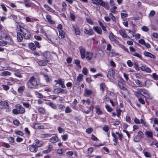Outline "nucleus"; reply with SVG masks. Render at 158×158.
<instances>
[{"label": "nucleus", "instance_id": "nucleus-1", "mask_svg": "<svg viewBox=\"0 0 158 158\" xmlns=\"http://www.w3.org/2000/svg\"><path fill=\"white\" fill-rule=\"evenodd\" d=\"M39 81L34 76L31 77L27 82V87L31 89H37L38 88Z\"/></svg>", "mask_w": 158, "mask_h": 158}, {"label": "nucleus", "instance_id": "nucleus-2", "mask_svg": "<svg viewBox=\"0 0 158 158\" xmlns=\"http://www.w3.org/2000/svg\"><path fill=\"white\" fill-rule=\"evenodd\" d=\"M115 71L112 68L110 69L108 71L107 77L112 82H114L115 81L114 78Z\"/></svg>", "mask_w": 158, "mask_h": 158}, {"label": "nucleus", "instance_id": "nucleus-3", "mask_svg": "<svg viewBox=\"0 0 158 158\" xmlns=\"http://www.w3.org/2000/svg\"><path fill=\"white\" fill-rule=\"evenodd\" d=\"M21 32L26 39H29L31 36L30 32L26 28H22L21 30Z\"/></svg>", "mask_w": 158, "mask_h": 158}, {"label": "nucleus", "instance_id": "nucleus-4", "mask_svg": "<svg viewBox=\"0 0 158 158\" xmlns=\"http://www.w3.org/2000/svg\"><path fill=\"white\" fill-rule=\"evenodd\" d=\"M54 82H56V85L59 84L61 85L62 88H65V86L64 85V80L61 78H59L57 80H55Z\"/></svg>", "mask_w": 158, "mask_h": 158}, {"label": "nucleus", "instance_id": "nucleus-5", "mask_svg": "<svg viewBox=\"0 0 158 158\" xmlns=\"http://www.w3.org/2000/svg\"><path fill=\"white\" fill-rule=\"evenodd\" d=\"M72 27L75 31L76 35H79L81 33L79 27L77 24H74L72 25Z\"/></svg>", "mask_w": 158, "mask_h": 158}, {"label": "nucleus", "instance_id": "nucleus-6", "mask_svg": "<svg viewBox=\"0 0 158 158\" xmlns=\"http://www.w3.org/2000/svg\"><path fill=\"white\" fill-rule=\"evenodd\" d=\"M79 48L81 57L83 59L85 57V49L81 47H80Z\"/></svg>", "mask_w": 158, "mask_h": 158}, {"label": "nucleus", "instance_id": "nucleus-7", "mask_svg": "<svg viewBox=\"0 0 158 158\" xmlns=\"http://www.w3.org/2000/svg\"><path fill=\"white\" fill-rule=\"evenodd\" d=\"M28 148L31 152H36L38 150V148L36 145L34 144L29 145Z\"/></svg>", "mask_w": 158, "mask_h": 158}, {"label": "nucleus", "instance_id": "nucleus-8", "mask_svg": "<svg viewBox=\"0 0 158 158\" xmlns=\"http://www.w3.org/2000/svg\"><path fill=\"white\" fill-rule=\"evenodd\" d=\"M140 68L141 70L147 73H150L152 72L151 69L149 68L145 65L142 66Z\"/></svg>", "mask_w": 158, "mask_h": 158}, {"label": "nucleus", "instance_id": "nucleus-9", "mask_svg": "<svg viewBox=\"0 0 158 158\" xmlns=\"http://www.w3.org/2000/svg\"><path fill=\"white\" fill-rule=\"evenodd\" d=\"M83 31L85 34H87L89 35H92L94 33V32L91 29L88 30L85 27L83 29Z\"/></svg>", "mask_w": 158, "mask_h": 158}, {"label": "nucleus", "instance_id": "nucleus-10", "mask_svg": "<svg viewBox=\"0 0 158 158\" xmlns=\"http://www.w3.org/2000/svg\"><path fill=\"white\" fill-rule=\"evenodd\" d=\"M53 147L51 145H49L47 146V149L43 151L42 153L43 154H48L50 153L52 150Z\"/></svg>", "mask_w": 158, "mask_h": 158}, {"label": "nucleus", "instance_id": "nucleus-11", "mask_svg": "<svg viewBox=\"0 0 158 158\" xmlns=\"http://www.w3.org/2000/svg\"><path fill=\"white\" fill-rule=\"evenodd\" d=\"M65 91V90L62 89L61 88H57L54 89L53 90L54 93L55 94H59L60 93H63L64 94V92Z\"/></svg>", "mask_w": 158, "mask_h": 158}, {"label": "nucleus", "instance_id": "nucleus-12", "mask_svg": "<svg viewBox=\"0 0 158 158\" xmlns=\"http://www.w3.org/2000/svg\"><path fill=\"white\" fill-rule=\"evenodd\" d=\"M92 93V91L91 90L89 89L86 88L85 89L84 95L85 96L88 97L91 95Z\"/></svg>", "mask_w": 158, "mask_h": 158}, {"label": "nucleus", "instance_id": "nucleus-13", "mask_svg": "<svg viewBox=\"0 0 158 158\" xmlns=\"http://www.w3.org/2000/svg\"><path fill=\"white\" fill-rule=\"evenodd\" d=\"M110 39L111 41L113 42L114 43H116L118 42V41L116 40V37L112 33L110 34Z\"/></svg>", "mask_w": 158, "mask_h": 158}, {"label": "nucleus", "instance_id": "nucleus-14", "mask_svg": "<svg viewBox=\"0 0 158 158\" xmlns=\"http://www.w3.org/2000/svg\"><path fill=\"white\" fill-rule=\"evenodd\" d=\"M6 40H7V43L10 45H13L14 44L13 40L9 36L6 35L5 36Z\"/></svg>", "mask_w": 158, "mask_h": 158}, {"label": "nucleus", "instance_id": "nucleus-15", "mask_svg": "<svg viewBox=\"0 0 158 158\" xmlns=\"http://www.w3.org/2000/svg\"><path fill=\"white\" fill-rule=\"evenodd\" d=\"M86 59L88 60H91L93 55V53L90 52H87L86 53Z\"/></svg>", "mask_w": 158, "mask_h": 158}, {"label": "nucleus", "instance_id": "nucleus-16", "mask_svg": "<svg viewBox=\"0 0 158 158\" xmlns=\"http://www.w3.org/2000/svg\"><path fill=\"white\" fill-rule=\"evenodd\" d=\"M93 28L98 34L101 35L102 34V30L100 27L98 26H94L93 27Z\"/></svg>", "mask_w": 158, "mask_h": 158}, {"label": "nucleus", "instance_id": "nucleus-17", "mask_svg": "<svg viewBox=\"0 0 158 158\" xmlns=\"http://www.w3.org/2000/svg\"><path fill=\"white\" fill-rule=\"evenodd\" d=\"M0 105L4 107L6 109H8L9 107L8 102L4 101L0 102Z\"/></svg>", "mask_w": 158, "mask_h": 158}, {"label": "nucleus", "instance_id": "nucleus-18", "mask_svg": "<svg viewBox=\"0 0 158 158\" xmlns=\"http://www.w3.org/2000/svg\"><path fill=\"white\" fill-rule=\"evenodd\" d=\"M44 7L48 11L52 13H54L55 11L47 5L44 4Z\"/></svg>", "mask_w": 158, "mask_h": 158}, {"label": "nucleus", "instance_id": "nucleus-19", "mask_svg": "<svg viewBox=\"0 0 158 158\" xmlns=\"http://www.w3.org/2000/svg\"><path fill=\"white\" fill-rule=\"evenodd\" d=\"M21 33L19 32H17V39L19 42H21L22 41L23 39V36H22Z\"/></svg>", "mask_w": 158, "mask_h": 158}, {"label": "nucleus", "instance_id": "nucleus-20", "mask_svg": "<svg viewBox=\"0 0 158 158\" xmlns=\"http://www.w3.org/2000/svg\"><path fill=\"white\" fill-rule=\"evenodd\" d=\"M35 145L37 146V148L38 147H41L44 144V143L41 141H40L38 139H36L35 140Z\"/></svg>", "mask_w": 158, "mask_h": 158}, {"label": "nucleus", "instance_id": "nucleus-21", "mask_svg": "<svg viewBox=\"0 0 158 158\" xmlns=\"http://www.w3.org/2000/svg\"><path fill=\"white\" fill-rule=\"evenodd\" d=\"M119 33L123 37L127 38V37L129 38H130L127 35L125 31L121 30H119Z\"/></svg>", "mask_w": 158, "mask_h": 158}, {"label": "nucleus", "instance_id": "nucleus-22", "mask_svg": "<svg viewBox=\"0 0 158 158\" xmlns=\"http://www.w3.org/2000/svg\"><path fill=\"white\" fill-rule=\"evenodd\" d=\"M58 138L57 136H54L52 137L49 140L50 142L52 143H55L57 142L58 140Z\"/></svg>", "mask_w": 158, "mask_h": 158}, {"label": "nucleus", "instance_id": "nucleus-23", "mask_svg": "<svg viewBox=\"0 0 158 158\" xmlns=\"http://www.w3.org/2000/svg\"><path fill=\"white\" fill-rule=\"evenodd\" d=\"M118 85L119 87V88L121 90H123L124 91H126L127 90V88L124 86L122 82L120 81H119L118 83Z\"/></svg>", "mask_w": 158, "mask_h": 158}, {"label": "nucleus", "instance_id": "nucleus-24", "mask_svg": "<svg viewBox=\"0 0 158 158\" xmlns=\"http://www.w3.org/2000/svg\"><path fill=\"white\" fill-rule=\"evenodd\" d=\"M145 135H146L148 137L151 138H152L153 133L151 131H147L145 132Z\"/></svg>", "mask_w": 158, "mask_h": 158}, {"label": "nucleus", "instance_id": "nucleus-25", "mask_svg": "<svg viewBox=\"0 0 158 158\" xmlns=\"http://www.w3.org/2000/svg\"><path fill=\"white\" fill-rule=\"evenodd\" d=\"M37 63L40 66H44L47 64L46 61L43 60H39L37 62Z\"/></svg>", "mask_w": 158, "mask_h": 158}, {"label": "nucleus", "instance_id": "nucleus-26", "mask_svg": "<svg viewBox=\"0 0 158 158\" xmlns=\"http://www.w3.org/2000/svg\"><path fill=\"white\" fill-rule=\"evenodd\" d=\"M29 48L32 51H34L36 49V47L34 44L33 43H30L28 45Z\"/></svg>", "mask_w": 158, "mask_h": 158}, {"label": "nucleus", "instance_id": "nucleus-27", "mask_svg": "<svg viewBox=\"0 0 158 158\" xmlns=\"http://www.w3.org/2000/svg\"><path fill=\"white\" fill-rule=\"evenodd\" d=\"M47 104L55 110H56L57 108L56 105L52 102H48L47 103Z\"/></svg>", "mask_w": 158, "mask_h": 158}, {"label": "nucleus", "instance_id": "nucleus-28", "mask_svg": "<svg viewBox=\"0 0 158 158\" xmlns=\"http://www.w3.org/2000/svg\"><path fill=\"white\" fill-rule=\"evenodd\" d=\"M18 109L19 113L23 114L25 112V109L20 105H19Z\"/></svg>", "mask_w": 158, "mask_h": 158}, {"label": "nucleus", "instance_id": "nucleus-29", "mask_svg": "<svg viewBox=\"0 0 158 158\" xmlns=\"http://www.w3.org/2000/svg\"><path fill=\"white\" fill-rule=\"evenodd\" d=\"M144 54L146 56L149 57L151 58H155V56L154 55L148 52H145Z\"/></svg>", "mask_w": 158, "mask_h": 158}, {"label": "nucleus", "instance_id": "nucleus-30", "mask_svg": "<svg viewBox=\"0 0 158 158\" xmlns=\"http://www.w3.org/2000/svg\"><path fill=\"white\" fill-rule=\"evenodd\" d=\"M59 32V36L60 37L61 39L64 38L65 37V33L63 31H60Z\"/></svg>", "mask_w": 158, "mask_h": 158}, {"label": "nucleus", "instance_id": "nucleus-31", "mask_svg": "<svg viewBox=\"0 0 158 158\" xmlns=\"http://www.w3.org/2000/svg\"><path fill=\"white\" fill-rule=\"evenodd\" d=\"M11 75L10 72L8 71H4L2 72L1 73L2 76H10Z\"/></svg>", "mask_w": 158, "mask_h": 158}, {"label": "nucleus", "instance_id": "nucleus-32", "mask_svg": "<svg viewBox=\"0 0 158 158\" xmlns=\"http://www.w3.org/2000/svg\"><path fill=\"white\" fill-rule=\"evenodd\" d=\"M135 83L139 87H142L143 85L142 82L138 79L135 80Z\"/></svg>", "mask_w": 158, "mask_h": 158}, {"label": "nucleus", "instance_id": "nucleus-33", "mask_svg": "<svg viewBox=\"0 0 158 158\" xmlns=\"http://www.w3.org/2000/svg\"><path fill=\"white\" fill-rule=\"evenodd\" d=\"M51 16L50 15H47L46 17V18L47 20L50 22L52 24H54L55 23L51 19Z\"/></svg>", "mask_w": 158, "mask_h": 158}, {"label": "nucleus", "instance_id": "nucleus-34", "mask_svg": "<svg viewBox=\"0 0 158 158\" xmlns=\"http://www.w3.org/2000/svg\"><path fill=\"white\" fill-rule=\"evenodd\" d=\"M112 136L114 138V139L113 140V141L114 142V144L115 145H116L117 143V139L116 138V136L114 132H112L111 134Z\"/></svg>", "mask_w": 158, "mask_h": 158}, {"label": "nucleus", "instance_id": "nucleus-35", "mask_svg": "<svg viewBox=\"0 0 158 158\" xmlns=\"http://www.w3.org/2000/svg\"><path fill=\"white\" fill-rule=\"evenodd\" d=\"M14 74L16 77H18L20 78H22L23 77V76L22 75H21V73L19 72L18 71H15Z\"/></svg>", "mask_w": 158, "mask_h": 158}, {"label": "nucleus", "instance_id": "nucleus-36", "mask_svg": "<svg viewBox=\"0 0 158 158\" xmlns=\"http://www.w3.org/2000/svg\"><path fill=\"white\" fill-rule=\"evenodd\" d=\"M106 87L104 83H102L100 85V89L102 92H104L105 91V88Z\"/></svg>", "mask_w": 158, "mask_h": 158}, {"label": "nucleus", "instance_id": "nucleus-37", "mask_svg": "<svg viewBox=\"0 0 158 158\" xmlns=\"http://www.w3.org/2000/svg\"><path fill=\"white\" fill-rule=\"evenodd\" d=\"M105 3L102 0H98L97 2V5H99L100 6H104L105 5Z\"/></svg>", "mask_w": 158, "mask_h": 158}, {"label": "nucleus", "instance_id": "nucleus-38", "mask_svg": "<svg viewBox=\"0 0 158 158\" xmlns=\"http://www.w3.org/2000/svg\"><path fill=\"white\" fill-rule=\"evenodd\" d=\"M33 124L34 125V127L35 128L39 129H43L44 128V127L42 125L36 126V125L37 124V123H34Z\"/></svg>", "mask_w": 158, "mask_h": 158}, {"label": "nucleus", "instance_id": "nucleus-39", "mask_svg": "<svg viewBox=\"0 0 158 158\" xmlns=\"http://www.w3.org/2000/svg\"><path fill=\"white\" fill-rule=\"evenodd\" d=\"M83 76V74H80L77 77V81L79 82L82 81L83 80L82 77Z\"/></svg>", "mask_w": 158, "mask_h": 158}, {"label": "nucleus", "instance_id": "nucleus-40", "mask_svg": "<svg viewBox=\"0 0 158 158\" xmlns=\"http://www.w3.org/2000/svg\"><path fill=\"white\" fill-rule=\"evenodd\" d=\"M43 75L46 81H47L49 82L50 81L51 78L48 77L47 74H46L45 73H43Z\"/></svg>", "mask_w": 158, "mask_h": 158}, {"label": "nucleus", "instance_id": "nucleus-41", "mask_svg": "<svg viewBox=\"0 0 158 158\" xmlns=\"http://www.w3.org/2000/svg\"><path fill=\"white\" fill-rule=\"evenodd\" d=\"M38 112L42 114H44L45 112V110L43 107H40L38 109Z\"/></svg>", "mask_w": 158, "mask_h": 158}, {"label": "nucleus", "instance_id": "nucleus-42", "mask_svg": "<svg viewBox=\"0 0 158 158\" xmlns=\"http://www.w3.org/2000/svg\"><path fill=\"white\" fill-rule=\"evenodd\" d=\"M25 89L24 86H21L18 89V92L20 94H23V91Z\"/></svg>", "mask_w": 158, "mask_h": 158}, {"label": "nucleus", "instance_id": "nucleus-43", "mask_svg": "<svg viewBox=\"0 0 158 158\" xmlns=\"http://www.w3.org/2000/svg\"><path fill=\"white\" fill-rule=\"evenodd\" d=\"M63 8L61 9L62 11H64L66 10L67 4L65 2H63L62 4Z\"/></svg>", "mask_w": 158, "mask_h": 158}, {"label": "nucleus", "instance_id": "nucleus-44", "mask_svg": "<svg viewBox=\"0 0 158 158\" xmlns=\"http://www.w3.org/2000/svg\"><path fill=\"white\" fill-rule=\"evenodd\" d=\"M131 54L134 56H135L140 59H142V57L141 55L139 54L137 52H134L132 53Z\"/></svg>", "mask_w": 158, "mask_h": 158}, {"label": "nucleus", "instance_id": "nucleus-45", "mask_svg": "<svg viewBox=\"0 0 158 158\" xmlns=\"http://www.w3.org/2000/svg\"><path fill=\"white\" fill-rule=\"evenodd\" d=\"M35 94L36 95V96L39 98H44L43 95L41 94L37 91H36L35 92Z\"/></svg>", "mask_w": 158, "mask_h": 158}, {"label": "nucleus", "instance_id": "nucleus-46", "mask_svg": "<svg viewBox=\"0 0 158 158\" xmlns=\"http://www.w3.org/2000/svg\"><path fill=\"white\" fill-rule=\"evenodd\" d=\"M116 111L117 113V116L118 117H119L121 114L122 111L118 107H117L116 109Z\"/></svg>", "mask_w": 158, "mask_h": 158}, {"label": "nucleus", "instance_id": "nucleus-47", "mask_svg": "<svg viewBox=\"0 0 158 158\" xmlns=\"http://www.w3.org/2000/svg\"><path fill=\"white\" fill-rule=\"evenodd\" d=\"M96 112L98 114L101 115L102 114V112L100 110V108L98 106H97L96 107Z\"/></svg>", "mask_w": 158, "mask_h": 158}, {"label": "nucleus", "instance_id": "nucleus-48", "mask_svg": "<svg viewBox=\"0 0 158 158\" xmlns=\"http://www.w3.org/2000/svg\"><path fill=\"white\" fill-rule=\"evenodd\" d=\"M109 16L111 19L113 21L116 22V19L114 16L111 13L109 14Z\"/></svg>", "mask_w": 158, "mask_h": 158}, {"label": "nucleus", "instance_id": "nucleus-49", "mask_svg": "<svg viewBox=\"0 0 158 158\" xmlns=\"http://www.w3.org/2000/svg\"><path fill=\"white\" fill-rule=\"evenodd\" d=\"M117 8V7L116 6H114L110 9V11L114 14H116V9Z\"/></svg>", "mask_w": 158, "mask_h": 158}, {"label": "nucleus", "instance_id": "nucleus-50", "mask_svg": "<svg viewBox=\"0 0 158 158\" xmlns=\"http://www.w3.org/2000/svg\"><path fill=\"white\" fill-rule=\"evenodd\" d=\"M134 94L137 97H141V95H143L141 93L138 92L134 91Z\"/></svg>", "mask_w": 158, "mask_h": 158}, {"label": "nucleus", "instance_id": "nucleus-51", "mask_svg": "<svg viewBox=\"0 0 158 158\" xmlns=\"http://www.w3.org/2000/svg\"><path fill=\"white\" fill-rule=\"evenodd\" d=\"M141 93L143 94L142 95H143V94L145 95L146 96H145L146 97L148 98L149 96L148 91L145 89Z\"/></svg>", "mask_w": 158, "mask_h": 158}, {"label": "nucleus", "instance_id": "nucleus-52", "mask_svg": "<svg viewBox=\"0 0 158 158\" xmlns=\"http://www.w3.org/2000/svg\"><path fill=\"white\" fill-rule=\"evenodd\" d=\"M75 64L77 65V67H79L80 68H81V66L80 64V61L79 60H75Z\"/></svg>", "mask_w": 158, "mask_h": 158}, {"label": "nucleus", "instance_id": "nucleus-53", "mask_svg": "<svg viewBox=\"0 0 158 158\" xmlns=\"http://www.w3.org/2000/svg\"><path fill=\"white\" fill-rule=\"evenodd\" d=\"M145 156L146 157L151 158L152 156L151 154L149 152H144Z\"/></svg>", "mask_w": 158, "mask_h": 158}, {"label": "nucleus", "instance_id": "nucleus-54", "mask_svg": "<svg viewBox=\"0 0 158 158\" xmlns=\"http://www.w3.org/2000/svg\"><path fill=\"white\" fill-rule=\"evenodd\" d=\"M15 134L20 136H23V133L20 131L17 130L15 132Z\"/></svg>", "mask_w": 158, "mask_h": 158}, {"label": "nucleus", "instance_id": "nucleus-55", "mask_svg": "<svg viewBox=\"0 0 158 158\" xmlns=\"http://www.w3.org/2000/svg\"><path fill=\"white\" fill-rule=\"evenodd\" d=\"M155 14V12L153 10H152L150 11L149 14V17L150 18L154 16Z\"/></svg>", "mask_w": 158, "mask_h": 158}, {"label": "nucleus", "instance_id": "nucleus-56", "mask_svg": "<svg viewBox=\"0 0 158 158\" xmlns=\"http://www.w3.org/2000/svg\"><path fill=\"white\" fill-rule=\"evenodd\" d=\"M105 108L109 112H111L113 110V109L107 105L105 106Z\"/></svg>", "mask_w": 158, "mask_h": 158}, {"label": "nucleus", "instance_id": "nucleus-57", "mask_svg": "<svg viewBox=\"0 0 158 158\" xmlns=\"http://www.w3.org/2000/svg\"><path fill=\"white\" fill-rule=\"evenodd\" d=\"M109 129L110 128L107 125H105L103 128V130L106 132H108Z\"/></svg>", "mask_w": 158, "mask_h": 158}, {"label": "nucleus", "instance_id": "nucleus-58", "mask_svg": "<svg viewBox=\"0 0 158 158\" xmlns=\"http://www.w3.org/2000/svg\"><path fill=\"white\" fill-rule=\"evenodd\" d=\"M82 73L85 75H86L88 74V71L86 68H84L82 69Z\"/></svg>", "mask_w": 158, "mask_h": 158}, {"label": "nucleus", "instance_id": "nucleus-59", "mask_svg": "<svg viewBox=\"0 0 158 158\" xmlns=\"http://www.w3.org/2000/svg\"><path fill=\"white\" fill-rule=\"evenodd\" d=\"M141 139L138 136V135H136L135 137L134 138V141L135 142H139Z\"/></svg>", "mask_w": 158, "mask_h": 158}, {"label": "nucleus", "instance_id": "nucleus-60", "mask_svg": "<svg viewBox=\"0 0 158 158\" xmlns=\"http://www.w3.org/2000/svg\"><path fill=\"white\" fill-rule=\"evenodd\" d=\"M72 110L70 109L69 107L68 106L66 107L65 110V113H69L72 112Z\"/></svg>", "mask_w": 158, "mask_h": 158}, {"label": "nucleus", "instance_id": "nucleus-61", "mask_svg": "<svg viewBox=\"0 0 158 158\" xmlns=\"http://www.w3.org/2000/svg\"><path fill=\"white\" fill-rule=\"evenodd\" d=\"M58 107L59 110H61L63 111L64 110L65 106L62 104H60L58 105Z\"/></svg>", "mask_w": 158, "mask_h": 158}, {"label": "nucleus", "instance_id": "nucleus-62", "mask_svg": "<svg viewBox=\"0 0 158 158\" xmlns=\"http://www.w3.org/2000/svg\"><path fill=\"white\" fill-rule=\"evenodd\" d=\"M126 121L129 123H131V118L129 116H126Z\"/></svg>", "mask_w": 158, "mask_h": 158}, {"label": "nucleus", "instance_id": "nucleus-63", "mask_svg": "<svg viewBox=\"0 0 158 158\" xmlns=\"http://www.w3.org/2000/svg\"><path fill=\"white\" fill-rule=\"evenodd\" d=\"M13 122L14 124L16 126H18L19 124V121L17 119L14 120Z\"/></svg>", "mask_w": 158, "mask_h": 158}, {"label": "nucleus", "instance_id": "nucleus-64", "mask_svg": "<svg viewBox=\"0 0 158 158\" xmlns=\"http://www.w3.org/2000/svg\"><path fill=\"white\" fill-rule=\"evenodd\" d=\"M137 135L142 139L143 135V134L141 131H139L138 132Z\"/></svg>", "mask_w": 158, "mask_h": 158}]
</instances>
